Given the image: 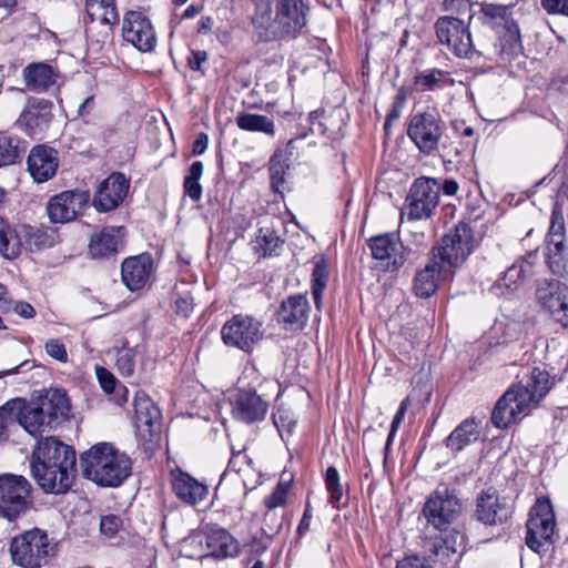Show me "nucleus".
Masks as SVG:
<instances>
[{"label":"nucleus","instance_id":"obj_63","mask_svg":"<svg viewBox=\"0 0 568 568\" xmlns=\"http://www.w3.org/2000/svg\"><path fill=\"white\" fill-rule=\"evenodd\" d=\"M207 144H209L207 134L199 133L193 143V146H192L193 154H195V155L203 154L205 152V150L207 149Z\"/></svg>","mask_w":568,"mask_h":568},{"label":"nucleus","instance_id":"obj_34","mask_svg":"<svg viewBox=\"0 0 568 568\" xmlns=\"http://www.w3.org/2000/svg\"><path fill=\"white\" fill-rule=\"evenodd\" d=\"M479 432L476 422L471 418L463 420L446 438L445 443L453 452H460L478 439Z\"/></svg>","mask_w":568,"mask_h":568},{"label":"nucleus","instance_id":"obj_3","mask_svg":"<svg viewBox=\"0 0 568 568\" xmlns=\"http://www.w3.org/2000/svg\"><path fill=\"white\" fill-rule=\"evenodd\" d=\"M70 412V404L64 390L49 389L37 402L24 405L17 415L18 424L29 434L38 435L51 428L59 418Z\"/></svg>","mask_w":568,"mask_h":568},{"label":"nucleus","instance_id":"obj_4","mask_svg":"<svg viewBox=\"0 0 568 568\" xmlns=\"http://www.w3.org/2000/svg\"><path fill=\"white\" fill-rule=\"evenodd\" d=\"M31 484L21 475H0V519L12 523L32 505Z\"/></svg>","mask_w":568,"mask_h":568},{"label":"nucleus","instance_id":"obj_13","mask_svg":"<svg viewBox=\"0 0 568 568\" xmlns=\"http://www.w3.org/2000/svg\"><path fill=\"white\" fill-rule=\"evenodd\" d=\"M372 256L383 262L387 272H397L402 268L410 253L396 233H385L371 237L367 241Z\"/></svg>","mask_w":568,"mask_h":568},{"label":"nucleus","instance_id":"obj_49","mask_svg":"<svg viewBox=\"0 0 568 568\" xmlns=\"http://www.w3.org/2000/svg\"><path fill=\"white\" fill-rule=\"evenodd\" d=\"M460 153V148L444 133V138L440 139L439 148L436 150L435 154H438L444 162L454 163Z\"/></svg>","mask_w":568,"mask_h":568},{"label":"nucleus","instance_id":"obj_7","mask_svg":"<svg viewBox=\"0 0 568 568\" xmlns=\"http://www.w3.org/2000/svg\"><path fill=\"white\" fill-rule=\"evenodd\" d=\"M434 27L439 43L446 45L457 58L473 59L475 55H483L475 49L469 27L463 20L444 16L436 20Z\"/></svg>","mask_w":568,"mask_h":568},{"label":"nucleus","instance_id":"obj_11","mask_svg":"<svg viewBox=\"0 0 568 568\" xmlns=\"http://www.w3.org/2000/svg\"><path fill=\"white\" fill-rule=\"evenodd\" d=\"M526 545L537 554L546 551L555 530V515L548 499H538L526 524Z\"/></svg>","mask_w":568,"mask_h":568},{"label":"nucleus","instance_id":"obj_12","mask_svg":"<svg viewBox=\"0 0 568 568\" xmlns=\"http://www.w3.org/2000/svg\"><path fill=\"white\" fill-rule=\"evenodd\" d=\"M545 258L554 274L561 275L568 262V242L566 237V224L562 213L554 209L550 225L545 237Z\"/></svg>","mask_w":568,"mask_h":568},{"label":"nucleus","instance_id":"obj_19","mask_svg":"<svg viewBox=\"0 0 568 568\" xmlns=\"http://www.w3.org/2000/svg\"><path fill=\"white\" fill-rule=\"evenodd\" d=\"M123 39L141 52L155 48L156 34L151 21L140 12H129L122 26Z\"/></svg>","mask_w":568,"mask_h":568},{"label":"nucleus","instance_id":"obj_2","mask_svg":"<svg viewBox=\"0 0 568 568\" xmlns=\"http://www.w3.org/2000/svg\"><path fill=\"white\" fill-rule=\"evenodd\" d=\"M85 478L102 487H116L131 474L130 458L110 443H98L80 457Z\"/></svg>","mask_w":568,"mask_h":568},{"label":"nucleus","instance_id":"obj_36","mask_svg":"<svg viewBox=\"0 0 568 568\" xmlns=\"http://www.w3.org/2000/svg\"><path fill=\"white\" fill-rule=\"evenodd\" d=\"M22 251L18 229H13L0 216V255L7 260L17 258Z\"/></svg>","mask_w":568,"mask_h":568},{"label":"nucleus","instance_id":"obj_21","mask_svg":"<svg viewBox=\"0 0 568 568\" xmlns=\"http://www.w3.org/2000/svg\"><path fill=\"white\" fill-rule=\"evenodd\" d=\"M89 201V195L81 191H65L53 196L47 212L51 222L67 223L74 220Z\"/></svg>","mask_w":568,"mask_h":568},{"label":"nucleus","instance_id":"obj_16","mask_svg":"<svg viewBox=\"0 0 568 568\" xmlns=\"http://www.w3.org/2000/svg\"><path fill=\"white\" fill-rule=\"evenodd\" d=\"M536 297L556 323L568 328V285L556 280L540 282Z\"/></svg>","mask_w":568,"mask_h":568},{"label":"nucleus","instance_id":"obj_46","mask_svg":"<svg viewBox=\"0 0 568 568\" xmlns=\"http://www.w3.org/2000/svg\"><path fill=\"white\" fill-rule=\"evenodd\" d=\"M202 175L203 163L201 161L193 162L183 182L184 194L193 201H199L202 197V186L200 184Z\"/></svg>","mask_w":568,"mask_h":568},{"label":"nucleus","instance_id":"obj_51","mask_svg":"<svg viewBox=\"0 0 568 568\" xmlns=\"http://www.w3.org/2000/svg\"><path fill=\"white\" fill-rule=\"evenodd\" d=\"M278 237L274 235L273 232H265L263 235L258 236L256 240V248L264 256L272 255L275 250L278 247Z\"/></svg>","mask_w":568,"mask_h":568},{"label":"nucleus","instance_id":"obj_60","mask_svg":"<svg viewBox=\"0 0 568 568\" xmlns=\"http://www.w3.org/2000/svg\"><path fill=\"white\" fill-rule=\"evenodd\" d=\"M176 312L184 317H187L193 311V298L191 295H183L175 301Z\"/></svg>","mask_w":568,"mask_h":568},{"label":"nucleus","instance_id":"obj_22","mask_svg":"<svg viewBox=\"0 0 568 568\" xmlns=\"http://www.w3.org/2000/svg\"><path fill=\"white\" fill-rule=\"evenodd\" d=\"M134 410L136 435L143 440H152L159 430L160 409L149 395L138 392L134 396Z\"/></svg>","mask_w":568,"mask_h":568},{"label":"nucleus","instance_id":"obj_52","mask_svg":"<svg viewBox=\"0 0 568 568\" xmlns=\"http://www.w3.org/2000/svg\"><path fill=\"white\" fill-rule=\"evenodd\" d=\"M16 427V419L12 412L6 407L0 408V443L9 439L12 428Z\"/></svg>","mask_w":568,"mask_h":568},{"label":"nucleus","instance_id":"obj_56","mask_svg":"<svg viewBox=\"0 0 568 568\" xmlns=\"http://www.w3.org/2000/svg\"><path fill=\"white\" fill-rule=\"evenodd\" d=\"M540 3L548 13L568 17V0H540Z\"/></svg>","mask_w":568,"mask_h":568},{"label":"nucleus","instance_id":"obj_28","mask_svg":"<svg viewBox=\"0 0 568 568\" xmlns=\"http://www.w3.org/2000/svg\"><path fill=\"white\" fill-rule=\"evenodd\" d=\"M27 165L36 182H45L57 173L59 168L58 152L48 145H36L28 155Z\"/></svg>","mask_w":568,"mask_h":568},{"label":"nucleus","instance_id":"obj_45","mask_svg":"<svg viewBox=\"0 0 568 568\" xmlns=\"http://www.w3.org/2000/svg\"><path fill=\"white\" fill-rule=\"evenodd\" d=\"M236 124L240 129L251 132H264L267 134L274 133L273 122L260 114L243 113L236 118Z\"/></svg>","mask_w":568,"mask_h":568},{"label":"nucleus","instance_id":"obj_33","mask_svg":"<svg viewBox=\"0 0 568 568\" xmlns=\"http://www.w3.org/2000/svg\"><path fill=\"white\" fill-rule=\"evenodd\" d=\"M207 555L215 557H231L237 552V542L223 528L212 529L206 534Z\"/></svg>","mask_w":568,"mask_h":568},{"label":"nucleus","instance_id":"obj_47","mask_svg":"<svg viewBox=\"0 0 568 568\" xmlns=\"http://www.w3.org/2000/svg\"><path fill=\"white\" fill-rule=\"evenodd\" d=\"M270 179L274 192L283 195L284 190V155L278 150L270 160Z\"/></svg>","mask_w":568,"mask_h":568},{"label":"nucleus","instance_id":"obj_27","mask_svg":"<svg viewBox=\"0 0 568 568\" xmlns=\"http://www.w3.org/2000/svg\"><path fill=\"white\" fill-rule=\"evenodd\" d=\"M27 88L34 92H48L63 84V75L51 64L37 62L27 65L22 71Z\"/></svg>","mask_w":568,"mask_h":568},{"label":"nucleus","instance_id":"obj_18","mask_svg":"<svg viewBox=\"0 0 568 568\" xmlns=\"http://www.w3.org/2000/svg\"><path fill=\"white\" fill-rule=\"evenodd\" d=\"M531 410L518 389L510 386L497 400L491 413V423L498 428H507Z\"/></svg>","mask_w":568,"mask_h":568},{"label":"nucleus","instance_id":"obj_9","mask_svg":"<svg viewBox=\"0 0 568 568\" xmlns=\"http://www.w3.org/2000/svg\"><path fill=\"white\" fill-rule=\"evenodd\" d=\"M460 511L459 499L447 487H438L433 491L423 508L427 524L444 532H447L448 527L457 519Z\"/></svg>","mask_w":568,"mask_h":568},{"label":"nucleus","instance_id":"obj_20","mask_svg":"<svg viewBox=\"0 0 568 568\" xmlns=\"http://www.w3.org/2000/svg\"><path fill=\"white\" fill-rule=\"evenodd\" d=\"M129 191V181L121 173H112L97 187L92 204L98 212H110L116 209Z\"/></svg>","mask_w":568,"mask_h":568},{"label":"nucleus","instance_id":"obj_39","mask_svg":"<svg viewBox=\"0 0 568 568\" xmlns=\"http://www.w3.org/2000/svg\"><path fill=\"white\" fill-rule=\"evenodd\" d=\"M532 273V263L526 258L517 260L504 273L503 277L497 281V287L505 286L508 290H514L527 276Z\"/></svg>","mask_w":568,"mask_h":568},{"label":"nucleus","instance_id":"obj_32","mask_svg":"<svg viewBox=\"0 0 568 568\" xmlns=\"http://www.w3.org/2000/svg\"><path fill=\"white\" fill-rule=\"evenodd\" d=\"M124 229L108 226L94 234L89 243V252L94 258H108L116 254L123 245Z\"/></svg>","mask_w":568,"mask_h":568},{"label":"nucleus","instance_id":"obj_14","mask_svg":"<svg viewBox=\"0 0 568 568\" xmlns=\"http://www.w3.org/2000/svg\"><path fill=\"white\" fill-rule=\"evenodd\" d=\"M465 536L458 531L446 532L425 544V560L443 568H456L464 552Z\"/></svg>","mask_w":568,"mask_h":568},{"label":"nucleus","instance_id":"obj_35","mask_svg":"<svg viewBox=\"0 0 568 568\" xmlns=\"http://www.w3.org/2000/svg\"><path fill=\"white\" fill-rule=\"evenodd\" d=\"M18 233L22 246L26 245L31 252L41 251L54 244L53 235L40 227L24 224L18 229Z\"/></svg>","mask_w":568,"mask_h":568},{"label":"nucleus","instance_id":"obj_44","mask_svg":"<svg viewBox=\"0 0 568 568\" xmlns=\"http://www.w3.org/2000/svg\"><path fill=\"white\" fill-rule=\"evenodd\" d=\"M206 534L192 531L180 542V552L186 558H201L206 554Z\"/></svg>","mask_w":568,"mask_h":568},{"label":"nucleus","instance_id":"obj_58","mask_svg":"<svg viewBox=\"0 0 568 568\" xmlns=\"http://www.w3.org/2000/svg\"><path fill=\"white\" fill-rule=\"evenodd\" d=\"M407 407H408V399L406 398V399L402 400L395 416L393 417V420L390 424V430H389L390 438H395L396 433H397L402 422L404 420Z\"/></svg>","mask_w":568,"mask_h":568},{"label":"nucleus","instance_id":"obj_26","mask_svg":"<svg viewBox=\"0 0 568 568\" xmlns=\"http://www.w3.org/2000/svg\"><path fill=\"white\" fill-rule=\"evenodd\" d=\"M555 382L549 373L540 367H534L526 379L513 385L526 399L531 409L536 408L539 402L549 393Z\"/></svg>","mask_w":568,"mask_h":568},{"label":"nucleus","instance_id":"obj_24","mask_svg":"<svg viewBox=\"0 0 568 568\" xmlns=\"http://www.w3.org/2000/svg\"><path fill=\"white\" fill-rule=\"evenodd\" d=\"M106 355L114 359V366L123 377L132 376L138 366L141 371H145L151 362L146 358V349L143 345L130 347L125 341H122L120 346L111 347Z\"/></svg>","mask_w":568,"mask_h":568},{"label":"nucleus","instance_id":"obj_64","mask_svg":"<svg viewBox=\"0 0 568 568\" xmlns=\"http://www.w3.org/2000/svg\"><path fill=\"white\" fill-rule=\"evenodd\" d=\"M246 455L242 454V452L232 453V457L229 462L230 469L239 473L242 469V465L246 463Z\"/></svg>","mask_w":568,"mask_h":568},{"label":"nucleus","instance_id":"obj_17","mask_svg":"<svg viewBox=\"0 0 568 568\" xmlns=\"http://www.w3.org/2000/svg\"><path fill=\"white\" fill-rule=\"evenodd\" d=\"M513 506L509 500L489 487L476 497L475 518L487 526L501 525L510 518Z\"/></svg>","mask_w":568,"mask_h":568},{"label":"nucleus","instance_id":"obj_41","mask_svg":"<svg viewBox=\"0 0 568 568\" xmlns=\"http://www.w3.org/2000/svg\"><path fill=\"white\" fill-rule=\"evenodd\" d=\"M329 271L327 262L324 257H318L315 261L313 273H312V295L314 298V304L317 310H320L323 298V292L328 282Z\"/></svg>","mask_w":568,"mask_h":568},{"label":"nucleus","instance_id":"obj_15","mask_svg":"<svg viewBox=\"0 0 568 568\" xmlns=\"http://www.w3.org/2000/svg\"><path fill=\"white\" fill-rule=\"evenodd\" d=\"M221 335L226 345L250 352L262 338L261 324L248 315L237 314L223 325Z\"/></svg>","mask_w":568,"mask_h":568},{"label":"nucleus","instance_id":"obj_40","mask_svg":"<svg viewBox=\"0 0 568 568\" xmlns=\"http://www.w3.org/2000/svg\"><path fill=\"white\" fill-rule=\"evenodd\" d=\"M18 136L0 132V168L13 165L22 158L23 150Z\"/></svg>","mask_w":568,"mask_h":568},{"label":"nucleus","instance_id":"obj_54","mask_svg":"<svg viewBox=\"0 0 568 568\" xmlns=\"http://www.w3.org/2000/svg\"><path fill=\"white\" fill-rule=\"evenodd\" d=\"M95 374L102 389L105 393L111 394L115 389V386L118 384V381L114 377V375L106 368L100 366L95 367Z\"/></svg>","mask_w":568,"mask_h":568},{"label":"nucleus","instance_id":"obj_62","mask_svg":"<svg viewBox=\"0 0 568 568\" xmlns=\"http://www.w3.org/2000/svg\"><path fill=\"white\" fill-rule=\"evenodd\" d=\"M207 60V54L205 51H193L191 57L189 58V65L192 70L199 71L202 68V64Z\"/></svg>","mask_w":568,"mask_h":568},{"label":"nucleus","instance_id":"obj_43","mask_svg":"<svg viewBox=\"0 0 568 568\" xmlns=\"http://www.w3.org/2000/svg\"><path fill=\"white\" fill-rule=\"evenodd\" d=\"M310 306L305 295H294L286 301V323L302 328L307 321Z\"/></svg>","mask_w":568,"mask_h":568},{"label":"nucleus","instance_id":"obj_6","mask_svg":"<svg viewBox=\"0 0 568 568\" xmlns=\"http://www.w3.org/2000/svg\"><path fill=\"white\" fill-rule=\"evenodd\" d=\"M445 122L435 110L415 113L410 116L407 135L420 153L434 155L444 138Z\"/></svg>","mask_w":568,"mask_h":568},{"label":"nucleus","instance_id":"obj_29","mask_svg":"<svg viewBox=\"0 0 568 568\" xmlns=\"http://www.w3.org/2000/svg\"><path fill=\"white\" fill-rule=\"evenodd\" d=\"M450 274L453 271L430 255L425 266L416 272L413 291L418 297L428 298L436 292L439 282Z\"/></svg>","mask_w":568,"mask_h":568},{"label":"nucleus","instance_id":"obj_38","mask_svg":"<svg viewBox=\"0 0 568 568\" xmlns=\"http://www.w3.org/2000/svg\"><path fill=\"white\" fill-rule=\"evenodd\" d=\"M85 10L92 21L114 24L119 20L114 0H85Z\"/></svg>","mask_w":568,"mask_h":568},{"label":"nucleus","instance_id":"obj_53","mask_svg":"<svg viewBox=\"0 0 568 568\" xmlns=\"http://www.w3.org/2000/svg\"><path fill=\"white\" fill-rule=\"evenodd\" d=\"M122 526V520L115 515H106L101 518L100 529L103 535L112 538L116 535Z\"/></svg>","mask_w":568,"mask_h":568},{"label":"nucleus","instance_id":"obj_10","mask_svg":"<svg viewBox=\"0 0 568 568\" xmlns=\"http://www.w3.org/2000/svg\"><path fill=\"white\" fill-rule=\"evenodd\" d=\"M440 186L436 179L422 176L416 179L408 192L405 203V214L410 221L432 216L438 205Z\"/></svg>","mask_w":568,"mask_h":568},{"label":"nucleus","instance_id":"obj_23","mask_svg":"<svg viewBox=\"0 0 568 568\" xmlns=\"http://www.w3.org/2000/svg\"><path fill=\"white\" fill-rule=\"evenodd\" d=\"M232 416L251 424L262 419L267 409L266 403L253 389H239L231 397Z\"/></svg>","mask_w":568,"mask_h":568},{"label":"nucleus","instance_id":"obj_31","mask_svg":"<svg viewBox=\"0 0 568 568\" xmlns=\"http://www.w3.org/2000/svg\"><path fill=\"white\" fill-rule=\"evenodd\" d=\"M153 270V260L149 254L128 257L121 265L122 281L130 291L141 290L150 280Z\"/></svg>","mask_w":568,"mask_h":568},{"label":"nucleus","instance_id":"obj_1","mask_svg":"<svg viewBox=\"0 0 568 568\" xmlns=\"http://www.w3.org/2000/svg\"><path fill=\"white\" fill-rule=\"evenodd\" d=\"M74 466V450L53 437L41 439L32 450V476L45 493H67L73 483Z\"/></svg>","mask_w":568,"mask_h":568},{"label":"nucleus","instance_id":"obj_8","mask_svg":"<svg viewBox=\"0 0 568 568\" xmlns=\"http://www.w3.org/2000/svg\"><path fill=\"white\" fill-rule=\"evenodd\" d=\"M473 248L471 229L465 223H459L450 233L442 237L440 242L432 250V256L453 271L466 260Z\"/></svg>","mask_w":568,"mask_h":568},{"label":"nucleus","instance_id":"obj_25","mask_svg":"<svg viewBox=\"0 0 568 568\" xmlns=\"http://www.w3.org/2000/svg\"><path fill=\"white\" fill-rule=\"evenodd\" d=\"M51 106L44 99H30L17 120V125L29 135L41 134L51 123Z\"/></svg>","mask_w":568,"mask_h":568},{"label":"nucleus","instance_id":"obj_42","mask_svg":"<svg viewBox=\"0 0 568 568\" xmlns=\"http://www.w3.org/2000/svg\"><path fill=\"white\" fill-rule=\"evenodd\" d=\"M449 75V72L434 68L418 73L415 77V83L423 90L434 91L452 85L454 80Z\"/></svg>","mask_w":568,"mask_h":568},{"label":"nucleus","instance_id":"obj_37","mask_svg":"<svg viewBox=\"0 0 568 568\" xmlns=\"http://www.w3.org/2000/svg\"><path fill=\"white\" fill-rule=\"evenodd\" d=\"M308 6L303 0H286V37L295 38L306 26Z\"/></svg>","mask_w":568,"mask_h":568},{"label":"nucleus","instance_id":"obj_50","mask_svg":"<svg viewBox=\"0 0 568 568\" xmlns=\"http://www.w3.org/2000/svg\"><path fill=\"white\" fill-rule=\"evenodd\" d=\"M484 23L497 24L507 16V8L500 4L485 3L481 6Z\"/></svg>","mask_w":568,"mask_h":568},{"label":"nucleus","instance_id":"obj_61","mask_svg":"<svg viewBox=\"0 0 568 568\" xmlns=\"http://www.w3.org/2000/svg\"><path fill=\"white\" fill-rule=\"evenodd\" d=\"M396 568H430L424 559L418 556H408L397 561Z\"/></svg>","mask_w":568,"mask_h":568},{"label":"nucleus","instance_id":"obj_57","mask_svg":"<svg viewBox=\"0 0 568 568\" xmlns=\"http://www.w3.org/2000/svg\"><path fill=\"white\" fill-rule=\"evenodd\" d=\"M282 505H284V486L280 481L273 494L265 498V506L268 510H273Z\"/></svg>","mask_w":568,"mask_h":568},{"label":"nucleus","instance_id":"obj_48","mask_svg":"<svg viewBox=\"0 0 568 568\" xmlns=\"http://www.w3.org/2000/svg\"><path fill=\"white\" fill-rule=\"evenodd\" d=\"M325 484L327 491L329 493V503L334 507L339 508V501L343 496V487L339 483V474L335 467L331 466L326 469Z\"/></svg>","mask_w":568,"mask_h":568},{"label":"nucleus","instance_id":"obj_5","mask_svg":"<svg viewBox=\"0 0 568 568\" xmlns=\"http://www.w3.org/2000/svg\"><path fill=\"white\" fill-rule=\"evenodd\" d=\"M51 549L48 535L39 528L14 537L10 545L13 564L22 568H40L47 562Z\"/></svg>","mask_w":568,"mask_h":568},{"label":"nucleus","instance_id":"obj_59","mask_svg":"<svg viewBox=\"0 0 568 568\" xmlns=\"http://www.w3.org/2000/svg\"><path fill=\"white\" fill-rule=\"evenodd\" d=\"M11 310L22 318H32L36 315V310L30 303L18 301L12 302Z\"/></svg>","mask_w":568,"mask_h":568},{"label":"nucleus","instance_id":"obj_30","mask_svg":"<svg viewBox=\"0 0 568 568\" xmlns=\"http://www.w3.org/2000/svg\"><path fill=\"white\" fill-rule=\"evenodd\" d=\"M171 481L175 496L184 504L196 506L209 495V487L204 481L181 469L171 471Z\"/></svg>","mask_w":568,"mask_h":568},{"label":"nucleus","instance_id":"obj_55","mask_svg":"<svg viewBox=\"0 0 568 568\" xmlns=\"http://www.w3.org/2000/svg\"><path fill=\"white\" fill-rule=\"evenodd\" d=\"M44 349L49 356L57 361L63 363L68 361L65 347L59 339H49L44 345Z\"/></svg>","mask_w":568,"mask_h":568}]
</instances>
